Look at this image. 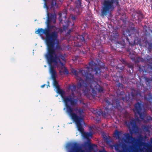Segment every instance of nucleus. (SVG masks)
Returning <instances> with one entry per match:
<instances>
[{
	"label": "nucleus",
	"instance_id": "nucleus-3",
	"mask_svg": "<svg viewBox=\"0 0 152 152\" xmlns=\"http://www.w3.org/2000/svg\"><path fill=\"white\" fill-rule=\"evenodd\" d=\"M52 52H49V50H47V51L45 55V57L48 63L50 66V72L52 75H56V72L54 70V66H56L58 68L59 67L58 63L61 65V69L64 68V72L66 74H68L69 72L66 67L64 66L62 61H66L64 56L61 54L58 56L55 53V49H53Z\"/></svg>",
	"mask_w": 152,
	"mask_h": 152
},
{
	"label": "nucleus",
	"instance_id": "nucleus-17",
	"mask_svg": "<svg viewBox=\"0 0 152 152\" xmlns=\"http://www.w3.org/2000/svg\"><path fill=\"white\" fill-rule=\"evenodd\" d=\"M113 29L112 32L111 33V37L112 40H115L118 39L119 37V34L116 29L114 28V27L112 28Z\"/></svg>",
	"mask_w": 152,
	"mask_h": 152
},
{
	"label": "nucleus",
	"instance_id": "nucleus-41",
	"mask_svg": "<svg viewBox=\"0 0 152 152\" xmlns=\"http://www.w3.org/2000/svg\"><path fill=\"white\" fill-rule=\"evenodd\" d=\"M131 49L129 48L126 49V50L129 53H131V52H130Z\"/></svg>",
	"mask_w": 152,
	"mask_h": 152
},
{
	"label": "nucleus",
	"instance_id": "nucleus-36",
	"mask_svg": "<svg viewBox=\"0 0 152 152\" xmlns=\"http://www.w3.org/2000/svg\"><path fill=\"white\" fill-rule=\"evenodd\" d=\"M68 27V26H66L63 25V30L65 31L66 30L67 28Z\"/></svg>",
	"mask_w": 152,
	"mask_h": 152
},
{
	"label": "nucleus",
	"instance_id": "nucleus-52",
	"mask_svg": "<svg viewBox=\"0 0 152 152\" xmlns=\"http://www.w3.org/2000/svg\"><path fill=\"white\" fill-rule=\"evenodd\" d=\"M122 99L124 101L125 100V99L124 97H122Z\"/></svg>",
	"mask_w": 152,
	"mask_h": 152
},
{
	"label": "nucleus",
	"instance_id": "nucleus-1",
	"mask_svg": "<svg viewBox=\"0 0 152 152\" xmlns=\"http://www.w3.org/2000/svg\"><path fill=\"white\" fill-rule=\"evenodd\" d=\"M84 75H86V79L84 81L81 78H79V82L77 84V89H79L82 87L83 93L87 97H89L91 95L94 98L96 94V90L99 93L104 92L103 88L94 80L93 74L88 75L86 73Z\"/></svg>",
	"mask_w": 152,
	"mask_h": 152
},
{
	"label": "nucleus",
	"instance_id": "nucleus-14",
	"mask_svg": "<svg viewBox=\"0 0 152 152\" xmlns=\"http://www.w3.org/2000/svg\"><path fill=\"white\" fill-rule=\"evenodd\" d=\"M132 52V53H130L129 54V56L131 60L137 63L140 61H143V60L142 58L140 57H137L135 54V52L133 51Z\"/></svg>",
	"mask_w": 152,
	"mask_h": 152
},
{
	"label": "nucleus",
	"instance_id": "nucleus-45",
	"mask_svg": "<svg viewBox=\"0 0 152 152\" xmlns=\"http://www.w3.org/2000/svg\"><path fill=\"white\" fill-rule=\"evenodd\" d=\"M72 31V29H70L68 31L67 33L68 34H70Z\"/></svg>",
	"mask_w": 152,
	"mask_h": 152
},
{
	"label": "nucleus",
	"instance_id": "nucleus-51",
	"mask_svg": "<svg viewBox=\"0 0 152 152\" xmlns=\"http://www.w3.org/2000/svg\"><path fill=\"white\" fill-rule=\"evenodd\" d=\"M136 120L137 121H139V118L138 117H137V118H136Z\"/></svg>",
	"mask_w": 152,
	"mask_h": 152
},
{
	"label": "nucleus",
	"instance_id": "nucleus-48",
	"mask_svg": "<svg viewBox=\"0 0 152 152\" xmlns=\"http://www.w3.org/2000/svg\"><path fill=\"white\" fill-rule=\"evenodd\" d=\"M119 86H122V84H121L120 83H118Z\"/></svg>",
	"mask_w": 152,
	"mask_h": 152
},
{
	"label": "nucleus",
	"instance_id": "nucleus-21",
	"mask_svg": "<svg viewBox=\"0 0 152 152\" xmlns=\"http://www.w3.org/2000/svg\"><path fill=\"white\" fill-rule=\"evenodd\" d=\"M102 136L104 140L107 144H109L112 142V139L109 136H107L105 134H103Z\"/></svg>",
	"mask_w": 152,
	"mask_h": 152
},
{
	"label": "nucleus",
	"instance_id": "nucleus-44",
	"mask_svg": "<svg viewBox=\"0 0 152 152\" xmlns=\"http://www.w3.org/2000/svg\"><path fill=\"white\" fill-rule=\"evenodd\" d=\"M98 152H107V151H106L104 149H103L102 150H99Z\"/></svg>",
	"mask_w": 152,
	"mask_h": 152
},
{
	"label": "nucleus",
	"instance_id": "nucleus-38",
	"mask_svg": "<svg viewBox=\"0 0 152 152\" xmlns=\"http://www.w3.org/2000/svg\"><path fill=\"white\" fill-rule=\"evenodd\" d=\"M75 91H71V95H70L71 96V97L73 98L74 99V97L75 96V95L74 94V92Z\"/></svg>",
	"mask_w": 152,
	"mask_h": 152
},
{
	"label": "nucleus",
	"instance_id": "nucleus-9",
	"mask_svg": "<svg viewBox=\"0 0 152 152\" xmlns=\"http://www.w3.org/2000/svg\"><path fill=\"white\" fill-rule=\"evenodd\" d=\"M119 5L118 0H106L104 2L101 12L103 16L108 15V19L112 17L111 12Z\"/></svg>",
	"mask_w": 152,
	"mask_h": 152
},
{
	"label": "nucleus",
	"instance_id": "nucleus-34",
	"mask_svg": "<svg viewBox=\"0 0 152 152\" xmlns=\"http://www.w3.org/2000/svg\"><path fill=\"white\" fill-rule=\"evenodd\" d=\"M81 37H82V38L81 39V42H82V44L83 43H84L86 41L84 37H83V35L81 36Z\"/></svg>",
	"mask_w": 152,
	"mask_h": 152
},
{
	"label": "nucleus",
	"instance_id": "nucleus-33",
	"mask_svg": "<svg viewBox=\"0 0 152 152\" xmlns=\"http://www.w3.org/2000/svg\"><path fill=\"white\" fill-rule=\"evenodd\" d=\"M128 67L129 68L131 69L132 70V72H133V69L134 67L133 65L132 64H128L127 65Z\"/></svg>",
	"mask_w": 152,
	"mask_h": 152
},
{
	"label": "nucleus",
	"instance_id": "nucleus-29",
	"mask_svg": "<svg viewBox=\"0 0 152 152\" xmlns=\"http://www.w3.org/2000/svg\"><path fill=\"white\" fill-rule=\"evenodd\" d=\"M143 129L146 132H149V127L147 126H144Z\"/></svg>",
	"mask_w": 152,
	"mask_h": 152
},
{
	"label": "nucleus",
	"instance_id": "nucleus-15",
	"mask_svg": "<svg viewBox=\"0 0 152 152\" xmlns=\"http://www.w3.org/2000/svg\"><path fill=\"white\" fill-rule=\"evenodd\" d=\"M125 124L128 128H132L133 130L137 127L135 121L134 119H130L129 121H126Z\"/></svg>",
	"mask_w": 152,
	"mask_h": 152
},
{
	"label": "nucleus",
	"instance_id": "nucleus-50",
	"mask_svg": "<svg viewBox=\"0 0 152 152\" xmlns=\"http://www.w3.org/2000/svg\"><path fill=\"white\" fill-rule=\"evenodd\" d=\"M148 61H152V58H150L149 59H147Z\"/></svg>",
	"mask_w": 152,
	"mask_h": 152
},
{
	"label": "nucleus",
	"instance_id": "nucleus-43",
	"mask_svg": "<svg viewBox=\"0 0 152 152\" xmlns=\"http://www.w3.org/2000/svg\"><path fill=\"white\" fill-rule=\"evenodd\" d=\"M97 111V110L96 109V110H93V111H92V113L94 114H95V115L96 114V112Z\"/></svg>",
	"mask_w": 152,
	"mask_h": 152
},
{
	"label": "nucleus",
	"instance_id": "nucleus-47",
	"mask_svg": "<svg viewBox=\"0 0 152 152\" xmlns=\"http://www.w3.org/2000/svg\"><path fill=\"white\" fill-rule=\"evenodd\" d=\"M72 19H76V17L75 16H72Z\"/></svg>",
	"mask_w": 152,
	"mask_h": 152
},
{
	"label": "nucleus",
	"instance_id": "nucleus-6",
	"mask_svg": "<svg viewBox=\"0 0 152 152\" xmlns=\"http://www.w3.org/2000/svg\"><path fill=\"white\" fill-rule=\"evenodd\" d=\"M89 66L85 67L84 69H81L79 72L74 69H72L71 71L72 74H74L76 76L78 77L79 74H81L82 75L86 77V76L84 74H87L88 75H93L92 73L93 71L95 72L96 75L99 73L101 74V72H104V70L105 69L104 66H101L99 64H97L93 61H92L89 63Z\"/></svg>",
	"mask_w": 152,
	"mask_h": 152
},
{
	"label": "nucleus",
	"instance_id": "nucleus-53",
	"mask_svg": "<svg viewBox=\"0 0 152 152\" xmlns=\"http://www.w3.org/2000/svg\"><path fill=\"white\" fill-rule=\"evenodd\" d=\"M146 152H152V151H148V150H146Z\"/></svg>",
	"mask_w": 152,
	"mask_h": 152
},
{
	"label": "nucleus",
	"instance_id": "nucleus-12",
	"mask_svg": "<svg viewBox=\"0 0 152 152\" xmlns=\"http://www.w3.org/2000/svg\"><path fill=\"white\" fill-rule=\"evenodd\" d=\"M48 0H44L45 1L44 7L47 10V19H56V12L54 11L53 12H48V7H50L49 5L48 6L47 1Z\"/></svg>",
	"mask_w": 152,
	"mask_h": 152
},
{
	"label": "nucleus",
	"instance_id": "nucleus-11",
	"mask_svg": "<svg viewBox=\"0 0 152 152\" xmlns=\"http://www.w3.org/2000/svg\"><path fill=\"white\" fill-rule=\"evenodd\" d=\"M143 105L139 102H137L134 105L133 111L135 114L139 115L140 118L143 120L144 119L145 115L144 113L142 112Z\"/></svg>",
	"mask_w": 152,
	"mask_h": 152
},
{
	"label": "nucleus",
	"instance_id": "nucleus-24",
	"mask_svg": "<svg viewBox=\"0 0 152 152\" xmlns=\"http://www.w3.org/2000/svg\"><path fill=\"white\" fill-rule=\"evenodd\" d=\"M121 134V133L119 132L118 130H116L114 133V135L115 137H116L118 139L120 138V136Z\"/></svg>",
	"mask_w": 152,
	"mask_h": 152
},
{
	"label": "nucleus",
	"instance_id": "nucleus-40",
	"mask_svg": "<svg viewBox=\"0 0 152 152\" xmlns=\"http://www.w3.org/2000/svg\"><path fill=\"white\" fill-rule=\"evenodd\" d=\"M148 47L151 49H152V42L148 44Z\"/></svg>",
	"mask_w": 152,
	"mask_h": 152
},
{
	"label": "nucleus",
	"instance_id": "nucleus-25",
	"mask_svg": "<svg viewBox=\"0 0 152 152\" xmlns=\"http://www.w3.org/2000/svg\"><path fill=\"white\" fill-rule=\"evenodd\" d=\"M85 145V146H88L89 149L90 150H92L93 149V145L91 144L90 141L86 142Z\"/></svg>",
	"mask_w": 152,
	"mask_h": 152
},
{
	"label": "nucleus",
	"instance_id": "nucleus-46",
	"mask_svg": "<svg viewBox=\"0 0 152 152\" xmlns=\"http://www.w3.org/2000/svg\"><path fill=\"white\" fill-rule=\"evenodd\" d=\"M45 85L46 84H45L42 85V86H41V87L42 88H43L45 86Z\"/></svg>",
	"mask_w": 152,
	"mask_h": 152
},
{
	"label": "nucleus",
	"instance_id": "nucleus-31",
	"mask_svg": "<svg viewBox=\"0 0 152 152\" xmlns=\"http://www.w3.org/2000/svg\"><path fill=\"white\" fill-rule=\"evenodd\" d=\"M47 20V24H50V22L52 21V20H53V23H56V20Z\"/></svg>",
	"mask_w": 152,
	"mask_h": 152
},
{
	"label": "nucleus",
	"instance_id": "nucleus-56",
	"mask_svg": "<svg viewBox=\"0 0 152 152\" xmlns=\"http://www.w3.org/2000/svg\"><path fill=\"white\" fill-rule=\"evenodd\" d=\"M124 67H123L122 68V69H124Z\"/></svg>",
	"mask_w": 152,
	"mask_h": 152
},
{
	"label": "nucleus",
	"instance_id": "nucleus-49",
	"mask_svg": "<svg viewBox=\"0 0 152 152\" xmlns=\"http://www.w3.org/2000/svg\"><path fill=\"white\" fill-rule=\"evenodd\" d=\"M115 78H116V81H118V77H116V76L115 77Z\"/></svg>",
	"mask_w": 152,
	"mask_h": 152
},
{
	"label": "nucleus",
	"instance_id": "nucleus-28",
	"mask_svg": "<svg viewBox=\"0 0 152 152\" xmlns=\"http://www.w3.org/2000/svg\"><path fill=\"white\" fill-rule=\"evenodd\" d=\"M55 43H56V42ZM54 48L55 49V51H56V49H57V50H59L61 49V46L60 45H59L58 44H57L56 45V48H55L54 46ZM55 53L56 54H57L58 56H59V55H60V54H59V55H58L57 53H56V52H55ZM61 55H62V54H61Z\"/></svg>",
	"mask_w": 152,
	"mask_h": 152
},
{
	"label": "nucleus",
	"instance_id": "nucleus-19",
	"mask_svg": "<svg viewBox=\"0 0 152 152\" xmlns=\"http://www.w3.org/2000/svg\"><path fill=\"white\" fill-rule=\"evenodd\" d=\"M141 92L140 90H136L134 88L132 89V91L131 93V94L132 96L134 97L136 96L139 95L140 96H142L141 94Z\"/></svg>",
	"mask_w": 152,
	"mask_h": 152
},
{
	"label": "nucleus",
	"instance_id": "nucleus-4",
	"mask_svg": "<svg viewBox=\"0 0 152 152\" xmlns=\"http://www.w3.org/2000/svg\"><path fill=\"white\" fill-rule=\"evenodd\" d=\"M55 26L49 24H47V27L45 29L38 28L35 32V33L38 34L40 37H42L43 34L45 35V42L48 47V50L49 52H52L53 49H55L54 45L56 41L58 39L57 32L54 31L50 33L51 29Z\"/></svg>",
	"mask_w": 152,
	"mask_h": 152
},
{
	"label": "nucleus",
	"instance_id": "nucleus-2",
	"mask_svg": "<svg viewBox=\"0 0 152 152\" xmlns=\"http://www.w3.org/2000/svg\"><path fill=\"white\" fill-rule=\"evenodd\" d=\"M124 136L125 137L124 142L127 143H132L133 145L130 146L131 152L128 150L126 145L123 143L121 144L117 143L113 145L117 152H139L142 151L141 146L144 143L142 141L143 137L142 135L138 136V139L133 137L132 134L130 135L128 133H125Z\"/></svg>",
	"mask_w": 152,
	"mask_h": 152
},
{
	"label": "nucleus",
	"instance_id": "nucleus-30",
	"mask_svg": "<svg viewBox=\"0 0 152 152\" xmlns=\"http://www.w3.org/2000/svg\"><path fill=\"white\" fill-rule=\"evenodd\" d=\"M53 85H54V86H55L56 88L59 87L58 84V82L56 80V81L55 80L54 81H53Z\"/></svg>",
	"mask_w": 152,
	"mask_h": 152
},
{
	"label": "nucleus",
	"instance_id": "nucleus-32",
	"mask_svg": "<svg viewBox=\"0 0 152 152\" xmlns=\"http://www.w3.org/2000/svg\"><path fill=\"white\" fill-rule=\"evenodd\" d=\"M56 30H57L56 32H57V34L58 32H60L61 33H62L63 32V30L61 28H58L56 29Z\"/></svg>",
	"mask_w": 152,
	"mask_h": 152
},
{
	"label": "nucleus",
	"instance_id": "nucleus-37",
	"mask_svg": "<svg viewBox=\"0 0 152 152\" xmlns=\"http://www.w3.org/2000/svg\"><path fill=\"white\" fill-rule=\"evenodd\" d=\"M56 89H57V93H58V94H59V93L62 90H61L60 89L59 87L58 88H56Z\"/></svg>",
	"mask_w": 152,
	"mask_h": 152
},
{
	"label": "nucleus",
	"instance_id": "nucleus-39",
	"mask_svg": "<svg viewBox=\"0 0 152 152\" xmlns=\"http://www.w3.org/2000/svg\"><path fill=\"white\" fill-rule=\"evenodd\" d=\"M52 78L53 81H56V75H52Z\"/></svg>",
	"mask_w": 152,
	"mask_h": 152
},
{
	"label": "nucleus",
	"instance_id": "nucleus-26",
	"mask_svg": "<svg viewBox=\"0 0 152 152\" xmlns=\"http://www.w3.org/2000/svg\"><path fill=\"white\" fill-rule=\"evenodd\" d=\"M142 77H144V79H145L146 81L148 83H150L151 81L152 80V79H150L149 78L147 77L145 75H143L142 76Z\"/></svg>",
	"mask_w": 152,
	"mask_h": 152
},
{
	"label": "nucleus",
	"instance_id": "nucleus-57",
	"mask_svg": "<svg viewBox=\"0 0 152 152\" xmlns=\"http://www.w3.org/2000/svg\"><path fill=\"white\" fill-rule=\"evenodd\" d=\"M59 72H62L61 71V70H60V71H59Z\"/></svg>",
	"mask_w": 152,
	"mask_h": 152
},
{
	"label": "nucleus",
	"instance_id": "nucleus-22",
	"mask_svg": "<svg viewBox=\"0 0 152 152\" xmlns=\"http://www.w3.org/2000/svg\"><path fill=\"white\" fill-rule=\"evenodd\" d=\"M50 7L51 8H52L53 9L56 8L58 7V5L56 3L55 0H52Z\"/></svg>",
	"mask_w": 152,
	"mask_h": 152
},
{
	"label": "nucleus",
	"instance_id": "nucleus-8",
	"mask_svg": "<svg viewBox=\"0 0 152 152\" xmlns=\"http://www.w3.org/2000/svg\"><path fill=\"white\" fill-rule=\"evenodd\" d=\"M83 113L84 110L83 109V112L80 114L79 113H76L70 117L76 124L78 131L81 133L83 137L87 139L88 142H89L90 141L89 137H92V134L91 132L86 133L84 132V129L81 124L83 120Z\"/></svg>",
	"mask_w": 152,
	"mask_h": 152
},
{
	"label": "nucleus",
	"instance_id": "nucleus-27",
	"mask_svg": "<svg viewBox=\"0 0 152 152\" xmlns=\"http://www.w3.org/2000/svg\"><path fill=\"white\" fill-rule=\"evenodd\" d=\"M117 43L118 45L120 47H121L122 48H124L125 46V44L123 43V44L121 43V42H117Z\"/></svg>",
	"mask_w": 152,
	"mask_h": 152
},
{
	"label": "nucleus",
	"instance_id": "nucleus-10",
	"mask_svg": "<svg viewBox=\"0 0 152 152\" xmlns=\"http://www.w3.org/2000/svg\"><path fill=\"white\" fill-rule=\"evenodd\" d=\"M110 99H109L107 98H105L104 99V101L106 103L105 107H104L105 111L103 112L101 110H97L96 114V117L100 116L101 115L103 116H106L109 112L110 110V109L109 107V106L112 105V107H113L114 108L119 109L121 108L119 99H113L112 100V103L110 102Z\"/></svg>",
	"mask_w": 152,
	"mask_h": 152
},
{
	"label": "nucleus",
	"instance_id": "nucleus-20",
	"mask_svg": "<svg viewBox=\"0 0 152 152\" xmlns=\"http://www.w3.org/2000/svg\"><path fill=\"white\" fill-rule=\"evenodd\" d=\"M67 11L65 10L63 12H59L58 13V19H66V18Z\"/></svg>",
	"mask_w": 152,
	"mask_h": 152
},
{
	"label": "nucleus",
	"instance_id": "nucleus-35",
	"mask_svg": "<svg viewBox=\"0 0 152 152\" xmlns=\"http://www.w3.org/2000/svg\"><path fill=\"white\" fill-rule=\"evenodd\" d=\"M120 61L124 64H126V61L124 59L121 58Z\"/></svg>",
	"mask_w": 152,
	"mask_h": 152
},
{
	"label": "nucleus",
	"instance_id": "nucleus-54",
	"mask_svg": "<svg viewBox=\"0 0 152 152\" xmlns=\"http://www.w3.org/2000/svg\"><path fill=\"white\" fill-rule=\"evenodd\" d=\"M60 20V22H61L62 21V19H61V20Z\"/></svg>",
	"mask_w": 152,
	"mask_h": 152
},
{
	"label": "nucleus",
	"instance_id": "nucleus-7",
	"mask_svg": "<svg viewBox=\"0 0 152 152\" xmlns=\"http://www.w3.org/2000/svg\"><path fill=\"white\" fill-rule=\"evenodd\" d=\"M139 31L134 27L123 30L122 37L126 39L130 45L133 46L134 45L139 44L141 43V39L138 37Z\"/></svg>",
	"mask_w": 152,
	"mask_h": 152
},
{
	"label": "nucleus",
	"instance_id": "nucleus-23",
	"mask_svg": "<svg viewBox=\"0 0 152 152\" xmlns=\"http://www.w3.org/2000/svg\"><path fill=\"white\" fill-rule=\"evenodd\" d=\"M77 88V86L76 85L72 84V85H69V86L68 88L69 89L71 90V91H75Z\"/></svg>",
	"mask_w": 152,
	"mask_h": 152
},
{
	"label": "nucleus",
	"instance_id": "nucleus-16",
	"mask_svg": "<svg viewBox=\"0 0 152 152\" xmlns=\"http://www.w3.org/2000/svg\"><path fill=\"white\" fill-rule=\"evenodd\" d=\"M139 70L140 71H142L146 72L151 73L152 72V66L148 65L142 66V69H141L140 66H139Z\"/></svg>",
	"mask_w": 152,
	"mask_h": 152
},
{
	"label": "nucleus",
	"instance_id": "nucleus-13",
	"mask_svg": "<svg viewBox=\"0 0 152 152\" xmlns=\"http://www.w3.org/2000/svg\"><path fill=\"white\" fill-rule=\"evenodd\" d=\"M68 146L72 148V151L71 152H86L84 150L79 147L78 144L76 142L69 144Z\"/></svg>",
	"mask_w": 152,
	"mask_h": 152
},
{
	"label": "nucleus",
	"instance_id": "nucleus-55",
	"mask_svg": "<svg viewBox=\"0 0 152 152\" xmlns=\"http://www.w3.org/2000/svg\"><path fill=\"white\" fill-rule=\"evenodd\" d=\"M123 20V22H124V19H123V20Z\"/></svg>",
	"mask_w": 152,
	"mask_h": 152
},
{
	"label": "nucleus",
	"instance_id": "nucleus-5",
	"mask_svg": "<svg viewBox=\"0 0 152 152\" xmlns=\"http://www.w3.org/2000/svg\"><path fill=\"white\" fill-rule=\"evenodd\" d=\"M59 94L60 95L65 103L66 112L70 116L75 113H74V111L77 113H79L80 114L83 112V109L80 107H77L74 108L71 107L76 105L78 101V98L75 99L72 97L71 95L69 96H64L65 93L62 90L60 92Z\"/></svg>",
	"mask_w": 152,
	"mask_h": 152
},
{
	"label": "nucleus",
	"instance_id": "nucleus-18",
	"mask_svg": "<svg viewBox=\"0 0 152 152\" xmlns=\"http://www.w3.org/2000/svg\"><path fill=\"white\" fill-rule=\"evenodd\" d=\"M134 18H137V19H142L143 18V15L141 11L138 10L134 12L133 14Z\"/></svg>",
	"mask_w": 152,
	"mask_h": 152
},
{
	"label": "nucleus",
	"instance_id": "nucleus-42",
	"mask_svg": "<svg viewBox=\"0 0 152 152\" xmlns=\"http://www.w3.org/2000/svg\"><path fill=\"white\" fill-rule=\"evenodd\" d=\"M122 16L124 18H121L120 19H126V15L125 14H124L122 15Z\"/></svg>",
	"mask_w": 152,
	"mask_h": 152
}]
</instances>
